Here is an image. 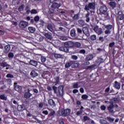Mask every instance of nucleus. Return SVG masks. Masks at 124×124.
Returning a JSON list of instances; mask_svg holds the SVG:
<instances>
[{"label": "nucleus", "instance_id": "f03ea898", "mask_svg": "<svg viewBox=\"0 0 124 124\" xmlns=\"http://www.w3.org/2000/svg\"><path fill=\"white\" fill-rule=\"evenodd\" d=\"M71 112V110H70L69 108H67L65 109H62L61 111V116H62V117H66L70 114Z\"/></svg>", "mask_w": 124, "mask_h": 124}, {"label": "nucleus", "instance_id": "f704fd0d", "mask_svg": "<svg viewBox=\"0 0 124 124\" xmlns=\"http://www.w3.org/2000/svg\"><path fill=\"white\" fill-rule=\"evenodd\" d=\"M24 8H25V5H22L18 8V10L19 12L23 11Z\"/></svg>", "mask_w": 124, "mask_h": 124}, {"label": "nucleus", "instance_id": "72a5a7b5", "mask_svg": "<svg viewBox=\"0 0 124 124\" xmlns=\"http://www.w3.org/2000/svg\"><path fill=\"white\" fill-rule=\"evenodd\" d=\"M81 98L84 100H86V99H88V98H89V96L86 94H84L82 95Z\"/></svg>", "mask_w": 124, "mask_h": 124}, {"label": "nucleus", "instance_id": "4c0bfd02", "mask_svg": "<svg viewBox=\"0 0 124 124\" xmlns=\"http://www.w3.org/2000/svg\"><path fill=\"white\" fill-rule=\"evenodd\" d=\"M90 39H91L92 41H94L96 40V35H92L90 37Z\"/></svg>", "mask_w": 124, "mask_h": 124}, {"label": "nucleus", "instance_id": "052dcab7", "mask_svg": "<svg viewBox=\"0 0 124 124\" xmlns=\"http://www.w3.org/2000/svg\"><path fill=\"white\" fill-rule=\"evenodd\" d=\"M79 52L80 54H85V53H86V51L84 49H81L80 50Z\"/></svg>", "mask_w": 124, "mask_h": 124}, {"label": "nucleus", "instance_id": "e2e57ef3", "mask_svg": "<svg viewBox=\"0 0 124 124\" xmlns=\"http://www.w3.org/2000/svg\"><path fill=\"white\" fill-rule=\"evenodd\" d=\"M43 114H44L45 115H48V111L47 110H44L42 112Z\"/></svg>", "mask_w": 124, "mask_h": 124}, {"label": "nucleus", "instance_id": "680f3d73", "mask_svg": "<svg viewBox=\"0 0 124 124\" xmlns=\"http://www.w3.org/2000/svg\"><path fill=\"white\" fill-rule=\"evenodd\" d=\"M77 31L78 33H82V30L79 28H77Z\"/></svg>", "mask_w": 124, "mask_h": 124}, {"label": "nucleus", "instance_id": "c9c22d12", "mask_svg": "<svg viewBox=\"0 0 124 124\" xmlns=\"http://www.w3.org/2000/svg\"><path fill=\"white\" fill-rule=\"evenodd\" d=\"M47 29L48 30L50 31H53V26L51 24H49L48 26H47Z\"/></svg>", "mask_w": 124, "mask_h": 124}, {"label": "nucleus", "instance_id": "aec40b11", "mask_svg": "<svg viewBox=\"0 0 124 124\" xmlns=\"http://www.w3.org/2000/svg\"><path fill=\"white\" fill-rule=\"evenodd\" d=\"M29 63L33 66H37V62L35 60H31L29 62Z\"/></svg>", "mask_w": 124, "mask_h": 124}, {"label": "nucleus", "instance_id": "2f4dec72", "mask_svg": "<svg viewBox=\"0 0 124 124\" xmlns=\"http://www.w3.org/2000/svg\"><path fill=\"white\" fill-rule=\"evenodd\" d=\"M41 62H42V63H44V62H46V61H47V59L46 58V57H45V56H41Z\"/></svg>", "mask_w": 124, "mask_h": 124}, {"label": "nucleus", "instance_id": "b1692460", "mask_svg": "<svg viewBox=\"0 0 124 124\" xmlns=\"http://www.w3.org/2000/svg\"><path fill=\"white\" fill-rule=\"evenodd\" d=\"M71 16L73 20H78L79 19V14H77L73 16V15L71 14Z\"/></svg>", "mask_w": 124, "mask_h": 124}, {"label": "nucleus", "instance_id": "774afa93", "mask_svg": "<svg viewBox=\"0 0 124 124\" xmlns=\"http://www.w3.org/2000/svg\"><path fill=\"white\" fill-rule=\"evenodd\" d=\"M89 64H90L89 62H87L83 63V65H89Z\"/></svg>", "mask_w": 124, "mask_h": 124}, {"label": "nucleus", "instance_id": "a18cd8bd", "mask_svg": "<svg viewBox=\"0 0 124 124\" xmlns=\"http://www.w3.org/2000/svg\"><path fill=\"white\" fill-rule=\"evenodd\" d=\"M73 88H74V89H78L79 86L78 83H74Z\"/></svg>", "mask_w": 124, "mask_h": 124}, {"label": "nucleus", "instance_id": "a878e982", "mask_svg": "<svg viewBox=\"0 0 124 124\" xmlns=\"http://www.w3.org/2000/svg\"><path fill=\"white\" fill-rule=\"evenodd\" d=\"M74 46L76 48H81V43L78 42L74 43Z\"/></svg>", "mask_w": 124, "mask_h": 124}, {"label": "nucleus", "instance_id": "864d4df0", "mask_svg": "<svg viewBox=\"0 0 124 124\" xmlns=\"http://www.w3.org/2000/svg\"><path fill=\"white\" fill-rule=\"evenodd\" d=\"M34 20L35 22H38V21H39V16H36L34 17Z\"/></svg>", "mask_w": 124, "mask_h": 124}, {"label": "nucleus", "instance_id": "de8ad7c7", "mask_svg": "<svg viewBox=\"0 0 124 124\" xmlns=\"http://www.w3.org/2000/svg\"><path fill=\"white\" fill-rule=\"evenodd\" d=\"M52 89H53V91H54V93H55L56 94L58 93V92H57V90H58V88H57V87L53 86Z\"/></svg>", "mask_w": 124, "mask_h": 124}, {"label": "nucleus", "instance_id": "c756f323", "mask_svg": "<svg viewBox=\"0 0 124 124\" xmlns=\"http://www.w3.org/2000/svg\"><path fill=\"white\" fill-rule=\"evenodd\" d=\"M28 30L30 32L33 33L35 31V28L32 27H30L28 28Z\"/></svg>", "mask_w": 124, "mask_h": 124}, {"label": "nucleus", "instance_id": "ddd939ff", "mask_svg": "<svg viewBox=\"0 0 124 124\" xmlns=\"http://www.w3.org/2000/svg\"><path fill=\"white\" fill-rule=\"evenodd\" d=\"M82 31L83 33L85 34V35H89L90 32H89V29L87 27H83L82 29Z\"/></svg>", "mask_w": 124, "mask_h": 124}, {"label": "nucleus", "instance_id": "79ce46f5", "mask_svg": "<svg viewBox=\"0 0 124 124\" xmlns=\"http://www.w3.org/2000/svg\"><path fill=\"white\" fill-rule=\"evenodd\" d=\"M115 42H112L111 43H110L109 44V47L110 48H112V47H114L115 46Z\"/></svg>", "mask_w": 124, "mask_h": 124}, {"label": "nucleus", "instance_id": "37998d69", "mask_svg": "<svg viewBox=\"0 0 124 124\" xmlns=\"http://www.w3.org/2000/svg\"><path fill=\"white\" fill-rule=\"evenodd\" d=\"M14 57V54L12 52H10L8 54V57L10 58L11 59H12Z\"/></svg>", "mask_w": 124, "mask_h": 124}, {"label": "nucleus", "instance_id": "cd10ccee", "mask_svg": "<svg viewBox=\"0 0 124 124\" xmlns=\"http://www.w3.org/2000/svg\"><path fill=\"white\" fill-rule=\"evenodd\" d=\"M85 17H86V22H87V23H89L90 22V13H88L86 15Z\"/></svg>", "mask_w": 124, "mask_h": 124}, {"label": "nucleus", "instance_id": "6e6d98bb", "mask_svg": "<svg viewBox=\"0 0 124 124\" xmlns=\"http://www.w3.org/2000/svg\"><path fill=\"white\" fill-rule=\"evenodd\" d=\"M110 30H112L113 31V30H114V28H113V25H109V33H110V32H111V31H110Z\"/></svg>", "mask_w": 124, "mask_h": 124}, {"label": "nucleus", "instance_id": "0eeeda50", "mask_svg": "<svg viewBox=\"0 0 124 124\" xmlns=\"http://www.w3.org/2000/svg\"><path fill=\"white\" fill-rule=\"evenodd\" d=\"M104 28L106 29L105 31V38L108 39L107 37L109 35V25H104Z\"/></svg>", "mask_w": 124, "mask_h": 124}, {"label": "nucleus", "instance_id": "7ed1b4c3", "mask_svg": "<svg viewBox=\"0 0 124 124\" xmlns=\"http://www.w3.org/2000/svg\"><path fill=\"white\" fill-rule=\"evenodd\" d=\"M94 31L98 35H100V34H102L103 31H102V29L99 28L98 26H96L94 28Z\"/></svg>", "mask_w": 124, "mask_h": 124}, {"label": "nucleus", "instance_id": "f257e3e1", "mask_svg": "<svg viewBox=\"0 0 124 124\" xmlns=\"http://www.w3.org/2000/svg\"><path fill=\"white\" fill-rule=\"evenodd\" d=\"M85 10H94L95 9V3L91 2L88 4V5H86L84 8Z\"/></svg>", "mask_w": 124, "mask_h": 124}, {"label": "nucleus", "instance_id": "9d476101", "mask_svg": "<svg viewBox=\"0 0 124 124\" xmlns=\"http://www.w3.org/2000/svg\"><path fill=\"white\" fill-rule=\"evenodd\" d=\"M59 93L61 96L63 95V86H60L58 87Z\"/></svg>", "mask_w": 124, "mask_h": 124}, {"label": "nucleus", "instance_id": "69168bd1", "mask_svg": "<svg viewBox=\"0 0 124 124\" xmlns=\"http://www.w3.org/2000/svg\"><path fill=\"white\" fill-rule=\"evenodd\" d=\"M78 92H79V91H78V90H77V89H75L73 91V93H78Z\"/></svg>", "mask_w": 124, "mask_h": 124}, {"label": "nucleus", "instance_id": "ea45409f", "mask_svg": "<svg viewBox=\"0 0 124 124\" xmlns=\"http://www.w3.org/2000/svg\"><path fill=\"white\" fill-rule=\"evenodd\" d=\"M55 30L56 31H63V28L62 27H56Z\"/></svg>", "mask_w": 124, "mask_h": 124}, {"label": "nucleus", "instance_id": "a19ab883", "mask_svg": "<svg viewBox=\"0 0 124 124\" xmlns=\"http://www.w3.org/2000/svg\"><path fill=\"white\" fill-rule=\"evenodd\" d=\"M64 52H66V53H68V52H69V47L64 46Z\"/></svg>", "mask_w": 124, "mask_h": 124}, {"label": "nucleus", "instance_id": "09e8293b", "mask_svg": "<svg viewBox=\"0 0 124 124\" xmlns=\"http://www.w3.org/2000/svg\"><path fill=\"white\" fill-rule=\"evenodd\" d=\"M118 18L120 19V20H124V15H118Z\"/></svg>", "mask_w": 124, "mask_h": 124}, {"label": "nucleus", "instance_id": "412c9836", "mask_svg": "<svg viewBox=\"0 0 124 124\" xmlns=\"http://www.w3.org/2000/svg\"><path fill=\"white\" fill-rule=\"evenodd\" d=\"M110 6H111V7H112V9L115 8V7H116V6H117V3H116V2L115 1H111L109 2V3Z\"/></svg>", "mask_w": 124, "mask_h": 124}, {"label": "nucleus", "instance_id": "f3484780", "mask_svg": "<svg viewBox=\"0 0 124 124\" xmlns=\"http://www.w3.org/2000/svg\"><path fill=\"white\" fill-rule=\"evenodd\" d=\"M71 65H74V61H71L66 63L65 65V67L66 68H67L68 67H70Z\"/></svg>", "mask_w": 124, "mask_h": 124}, {"label": "nucleus", "instance_id": "9b49d317", "mask_svg": "<svg viewBox=\"0 0 124 124\" xmlns=\"http://www.w3.org/2000/svg\"><path fill=\"white\" fill-rule=\"evenodd\" d=\"M114 107H118V105H114V104L111 103L109 106V112H110V113H114V110H112Z\"/></svg>", "mask_w": 124, "mask_h": 124}, {"label": "nucleus", "instance_id": "6e6552de", "mask_svg": "<svg viewBox=\"0 0 124 124\" xmlns=\"http://www.w3.org/2000/svg\"><path fill=\"white\" fill-rule=\"evenodd\" d=\"M65 47H68V48H70V47H73L74 46V43L72 42H66L64 43Z\"/></svg>", "mask_w": 124, "mask_h": 124}, {"label": "nucleus", "instance_id": "423d86ee", "mask_svg": "<svg viewBox=\"0 0 124 124\" xmlns=\"http://www.w3.org/2000/svg\"><path fill=\"white\" fill-rule=\"evenodd\" d=\"M18 83L17 82H15L14 84V89L16 92H18V93H21L22 91V86L17 85Z\"/></svg>", "mask_w": 124, "mask_h": 124}, {"label": "nucleus", "instance_id": "a211bd4d", "mask_svg": "<svg viewBox=\"0 0 124 124\" xmlns=\"http://www.w3.org/2000/svg\"><path fill=\"white\" fill-rule=\"evenodd\" d=\"M62 5L61 4H58V3H54L52 6L51 7L52 8H54L55 9L59 8V7H60V6Z\"/></svg>", "mask_w": 124, "mask_h": 124}, {"label": "nucleus", "instance_id": "bb28decb", "mask_svg": "<svg viewBox=\"0 0 124 124\" xmlns=\"http://www.w3.org/2000/svg\"><path fill=\"white\" fill-rule=\"evenodd\" d=\"M0 98L2 100H7V97L4 94H2L0 95Z\"/></svg>", "mask_w": 124, "mask_h": 124}, {"label": "nucleus", "instance_id": "473e14b6", "mask_svg": "<svg viewBox=\"0 0 124 124\" xmlns=\"http://www.w3.org/2000/svg\"><path fill=\"white\" fill-rule=\"evenodd\" d=\"M78 23L80 26H85L86 25V23H85V21L83 20H79L78 21Z\"/></svg>", "mask_w": 124, "mask_h": 124}, {"label": "nucleus", "instance_id": "338daca9", "mask_svg": "<svg viewBox=\"0 0 124 124\" xmlns=\"http://www.w3.org/2000/svg\"><path fill=\"white\" fill-rule=\"evenodd\" d=\"M101 110H105L106 109V107L105 106H101Z\"/></svg>", "mask_w": 124, "mask_h": 124}, {"label": "nucleus", "instance_id": "13d9d810", "mask_svg": "<svg viewBox=\"0 0 124 124\" xmlns=\"http://www.w3.org/2000/svg\"><path fill=\"white\" fill-rule=\"evenodd\" d=\"M60 124H64V120L62 119H61L60 120Z\"/></svg>", "mask_w": 124, "mask_h": 124}, {"label": "nucleus", "instance_id": "f8f14e48", "mask_svg": "<svg viewBox=\"0 0 124 124\" xmlns=\"http://www.w3.org/2000/svg\"><path fill=\"white\" fill-rule=\"evenodd\" d=\"M48 104L50 105L51 107H55L56 106V104L55 103V101L52 99H50L48 101Z\"/></svg>", "mask_w": 124, "mask_h": 124}, {"label": "nucleus", "instance_id": "e433bc0d", "mask_svg": "<svg viewBox=\"0 0 124 124\" xmlns=\"http://www.w3.org/2000/svg\"><path fill=\"white\" fill-rule=\"evenodd\" d=\"M54 57L56 58V59H60L62 57V55L59 54H54Z\"/></svg>", "mask_w": 124, "mask_h": 124}, {"label": "nucleus", "instance_id": "5701e85b", "mask_svg": "<svg viewBox=\"0 0 124 124\" xmlns=\"http://www.w3.org/2000/svg\"><path fill=\"white\" fill-rule=\"evenodd\" d=\"M17 109L20 112H22V111H24L25 110V107L24 105H18L17 107Z\"/></svg>", "mask_w": 124, "mask_h": 124}, {"label": "nucleus", "instance_id": "c03bdc74", "mask_svg": "<svg viewBox=\"0 0 124 124\" xmlns=\"http://www.w3.org/2000/svg\"><path fill=\"white\" fill-rule=\"evenodd\" d=\"M6 77H7V78H14V76H13L11 74H7Z\"/></svg>", "mask_w": 124, "mask_h": 124}, {"label": "nucleus", "instance_id": "58836bf2", "mask_svg": "<svg viewBox=\"0 0 124 124\" xmlns=\"http://www.w3.org/2000/svg\"><path fill=\"white\" fill-rule=\"evenodd\" d=\"M50 116H55V114L56 113V111H55L53 109H50Z\"/></svg>", "mask_w": 124, "mask_h": 124}, {"label": "nucleus", "instance_id": "603ef678", "mask_svg": "<svg viewBox=\"0 0 124 124\" xmlns=\"http://www.w3.org/2000/svg\"><path fill=\"white\" fill-rule=\"evenodd\" d=\"M61 40L65 41V40H67V37L66 36H62L61 37Z\"/></svg>", "mask_w": 124, "mask_h": 124}, {"label": "nucleus", "instance_id": "49530a36", "mask_svg": "<svg viewBox=\"0 0 124 124\" xmlns=\"http://www.w3.org/2000/svg\"><path fill=\"white\" fill-rule=\"evenodd\" d=\"M31 14H37V11H36V10H35V9H32L31 11Z\"/></svg>", "mask_w": 124, "mask_h": 124}, {"label": "nucleus", "instance_id": "2eb2a0df", "mask_svg": "<svg viewBox=\"0 0 124 124\" xmlns=\"http://www.w3.org/2000/svg\"><path fill=\"white\" fill-rule=\"evenodd\" d=\"M31 75L33 77H36V76H38V71L37 70H33L31 73Z\"/></svg>", "mask_w": 124, "mask_h": 124}, {"label": "nucleus", "instance_id": "39448f33", "mask_svg": "<svg viewBox=\"0 0 124 124\" xmlns=\"http://www.w3.org/2000/svg\"><path fill=\"white\" fill-rule=\"evenodd\" d=\"M29 23L27 21H21L19 23V27L21 29H25L28 27Z\"/></svg>", "mask_w": 124, "mask_h": 124}, {"label": "nucleus", "instance_id": "4be33fe9", "mask_svg": "<svg viewBox=\"0 0 124 124\" xmlns=\"http://www.w3.org/2000/svg\"><path fill=\"white\" fill-rule=\"evenodd\" d=\"M93 59V55L90 54L86 57V58H85V61L89 62V61H92Z\"/></svg>", "mask_w": 124, "mask_h": 124}, {"label": "nucleus", "instance_id": "8fccbe9b", "mask_svg": "<svg viewBox=\"0 0 124 124\" xmlns=\"http://www.w3.org/2000/svg\"><path fill=\"white\" fill-rule=\"evenodd\" d=\"M39 108H42L43 107V106H44V103H42V102H40L39 103Z\"/></svg>", "mask_w": 124, "mask_h": 124}, {"label": "nucleus", "instance_id": "c85d7f7f", "mask_svg": "<svg viewBox=\"0 0 124 124\" xmlns=\"http://www.w3.org/2000/svg\"><path fill=\"white\" fill-rule=\"evenodd\" d=\"M10 51V46L8 45L5 46L4 52L5 53H8Z\"/></svg>", "mask_w": 124, "mask_h": 124}, {"label": "nucleus", "instance_id": "393cba45", "mask_svg": "<svg viewBox=\"0 0 124 124\" xmlns=\"http://www.w3.org/2000/svg\"><path fill=\"white\" fill-rule=\"evenodd\" d=\"M70 34L71 36H73V37H75L76 36V31L75 30V29H72L70 31Z\"/></svg>", "mask_w": 124, "mask_h": 124}, {"label": "nucleus", "instance_id": "dca6fc26", "mask_svg": "<svg viewBox=\"0 0 124 124\" xmlns=\"http://www.w3.org/2000/svg\"><path fill=\"white\" fill-rule=\"evenodd\" d=\"M114 88L117 90L121 89V84L117 81L114 82Z\"/></svg>", "mask_w": 124, "mask_h": 124}, {"label": "nucleus", "instance_id": "4468645a", "mask_svg": "<svg viewBox=\"0 0 124 124\" xmlns=\"http://www.w3.org/2000/svg\"><path fill=\"white\" fill-rule=\"evenodd\" d=\"M44 35L45 36V37L47 38V39H52L53 38V36H52V33L50 32L49 33H44Z\"/></svg>", "mask_w": 124, "mask_h": 124}, {"label": "nucleus", "instance_id": "bf43d9fd", "mask_svg": "<svg viewBox=\"0 0 124 124\" xmlns=\"http://www.w3.org/2000/svg\"><path fill=\"white\" fill-rule=\"evenodd\" d=\"M89 120H90V118H89V117H88V116L84 117V121H88Z\"/></svg>", "mask_w": 124, "mask_h": 124}, {"label": "nucleus", "instance_id": "1a4fd4ad", "mask_svg": "<svg viewBox=\"0 0 124 124\" xmlns=\"http://www.w3.org/2000/svg\"><path fill=\"white\" fill-rule=\"evenodd\" d=\"M99 10L101 13L105 14L107 12V8L105 6H101Z\"/></svg>", "mask_w": 124, "mask_h": 124}, {"label": "nucleus", "instance_id": "3c124183", "mask_svg": "<svg viewBox=\"0 0 124 124\" xmlns=\"http://www.w3.org/2000/svg\"><path fill=\"white\" fill-rule=\"evenodd\" d=\"M71 58L73 59V60H78V57L76 55H72L71 56Z\"/></svg>", "mask_w": 124, "mask_h": 124}, {"label": "nucleus", "instance_id": "0e129e2a", "mask_svg": "<svg viewBox=\"0 0 124 124\" xmlns=\"http://www.w3.org/2000/svg\"><path fill=\"white\" fill-rule=\"evenodd\" d=\"M99 40H100V41H102V42H103V41H104V39L103 38V37H100L99 38Z\"/></svg>", "mask_w": 124, "mask_h": 124}, {"label": "nucleus", "instance_id": "20e7f679", "mask_svg": "<svg viewBox=\"0 0 124 124\" xmlns=\"http://www.w3.org/2000/svg\"><path fill=\"white\" fill-rule=\"evenodd\" d=\"M105 59L103 58L102 57H98L97 60L96 61V66H99L100 65V63H102L104 62H105Z\"/></svg>", "mask_w": 124, "mask_h": 124}, {"label": "nucleus", "instance_id": "6ab92c4d", "mask_svg": "<svg viewBox=\"0 0 124 124\" xmlns=\"http://www.w3.org/2000/svg\"><path fill=\"white\" fill-rule=\"evenodd\" d=\"M30 89L28 90V92L24 94V97L25 98H30L31 96V94L30 93Z\"/></svg>", "mask_w": 124, "mask_h": 124}, {"label": "nucleus", "instance_id": "7c9ffc66", "mask_svg": "<svg viewBox=\"0 0 124 124\" xmlns=\"http://www.w3.org/2000/svg\"><path fill=\"white\" fill-rule=\"evenodd\" d=\"M0 66H2V67H6V66H10V65L7 64L6 62H2L0 64Z\"/></svg>", "mask_w": 124, "mask_h": 124}, {"label": "nucleus", "instance_id": "4d7b16f0", "mask_svg": "<svg viewBox=\"0 0 124 124\" xmlns=\"http://www.w3.org/2000/svg\"><path fill=\"white\" fill-rule=\"evenodd\" d=\"M115 121V118L109 117V122H110L111 123H113Z\"/></svg>", "mask_w": 124, "mask_h": 124}, {"label": "nucleus", "instance_id": "5fc2aeb1", "mask_svg": "<svg viewBox=\"0 0 124 124\" xmlns=\"http://www.w3.org/2000/svg\"><path fill=\"white\" fill-rule=\"evenodd\" d=\"M60 81V78L57 77L56 78V84L55 86H57V84H59V82Z\"/></svg>", "mask_w": 124, "mask_h": 124}]
</instances>
